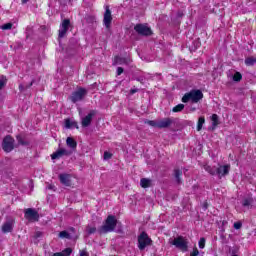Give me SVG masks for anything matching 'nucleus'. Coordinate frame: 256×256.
Segmentation results:
<instances>
[{
  "mask_svg": "<svg viewBox=\"0 0 256 256\" xmlns=\"http://www.w3.org/2000/svg\"><path fill=\"white\" fill-rule=\"evenodd\" d=\"M201 99H203V92L201 90H192L182 97V103H189V101L199 103Z\"/></svg>",
  "mask_w": 256,
  "mask_h": 256,
  "instance_id": "obj_1",
  "label": "nucleus"
},
{
  "mask_svg": "<svg viewBox=\"0 0 256 256\" xmlns=\"http://www.w3.org/2000/svg\"><path fill=\"white\" fill-rule=\"evenodd\" d=\"M115 227H117V219L115 216L109 215L105 224L100 227L99 233H111V231H115Z\"/></svg>",
  "mask_w": 256,
  "mask_h": 256,
  "instance_id": "obj_2",
  "label": "nucleus"
},
{
  "mask_svg": "<svg viewBox=\"0 0 256 256\" xmlns=\"http://www.w3.org/2000/svg\"><path fill=\"white\" fill-rule=\"evenodd\" d=\"M2 149L5 153H11L15 149V139L11 135H7L2 141Z\"/></svg>",
  "mask_w": 256,
  "mask_h": 256,
  "instance_id": "obj_3",
  "label": "nucleus"
},
{
  "mask_svg": "<svg viewBox=\"0 0 256 256\" xmlns=\"http://www.w3.org/2000/svg\"><path fill=\"white\" fill-rule=\"evenodd\" d=\"M148 245H151V238H149V235H147V233L142 232L138 236V249H140V251H143Z\"/></svg>",
  "mask_w": 256,
  "mask_h": 256,
  "instance_id": "obj_4",
  "label": "nucleus"
},
{
  "mask_svg": "<svg viewBox=\"0 0 256 256\" xmlns=\"http://www.w3.org/2000/svg\"><path fill=\"white\" fill-rule=\"evenodd\" d=\"M85 95H87V89L79 88L78 90L72 93L70 101H72V103H78V101H83Z\"/></svg>",
  "mask_w": 256,
  "mask_h": 256,
  "instance_id": "obj_5",
  "label": "nucleus"
},
{
  "mask_svg": "<svg viewBox=\"0 0 256 256\" xmlns=\"http://www.w3.org/2000/svg\"><path fill=\"white\" fill-rule=\"evenodd\" d=\"M172 245H175L177 249H180L181 251H187L189 247V243L183 236H178L175 238L172 242Z\"/></svg>",
  "mask_w": 256,
  "mask_h": 256,
  "instance_id": "obj_6",
  "label": "nucleus"
},
{
  "mask_svg": "<svg viewBox=\"0 0 256 256\" xmlns=\"http://www.w3.org/2000/svg\"><path fill=\"white\" fill-rule=\"evenodd\" d=\"M134 31H136V33H138V35H143L145 37H148V35H151L153 32L151 31V28H149L147 25L145 24H137L134 27Z\"/></svg>",
  "mask_w": 256,
  "mask_h": 256,
  "instance_id": "obj_7",
  "label": "nucleus"
},
{
  "mask_svg": "<svg viewBox=\"0 0 256 256\" xmlns=\"http://www.w3.org/2000/svg\"><path fill=\"white\" fill-rule=\"evenodd\" d=\"M111 23H113V15H111V9H109V6H106L103 25L106 27V29H111Z\"/></svg>",
  "mask_w": 256,
  "mask_h": 256,
  "instance_id": "obj_8",
  "label": "nucleus"
},
{
  "mask_svg": "<svg viewBox=\"0 0 256 256\" xmlns=\"http://www.w3.org/2000/svg\"><path fill=\"white\" fill-rule=\"evenodd\" d=\"M25 218L28 221H39V212L35 209L28 208L25 210Z\"/></svg>",
  "mask_w": 256,
  "mask_h": 256,
  "instance_id": "obj_9",
  "label": "nucleus"
},
{
  "mask_svg": "<svg viewBox=\"0 0 256 256\" xmlns=\"http://www.w3.org/2000/svg\"><path fill=\"white\" fill-rule=\"evenodd\" d=\"M69 25H71V21L69 19H65L59 29V38L63 39L65 35H67V31H69Z\"/></svg>",
  "mask_w": 256,
  "mask_h": 256,
  "instance_id": "obj_10",
  "label": "nucleus"
},
{
  "mask_svg": "<svg viewBox=\"0 0 256 256\" xmlns=\"http://www.w3.org/2000/svg\"><path fill=\"white\" fill-rule=\"evenodd\" d=\"M95 115H97V113L95 112V110H92L87 114V116L83 117L82 121H81L82 127H89V125H91V121H93V117H95Z\"/></svg>",
  "mask_w": 256,
  "mask_h": 256,
  "instance_id": "obj_11",
  "label": "nucleus"
},
{
  "mask_svg": "<svg viewBox=\"0 0 256 256\" xmlns=\"http://www.w3.org/2000/svg\"><path fill=\"white\" fill-rule=\"evenodd\" d=\"M71 155V152L65 148H60L59 150H57L56 152H54L51 155V159L55 160V159H61V157H65V156H69Z\"/></svg>",
  "mask_w": 256,
  "mask_h": 256,
  "instance_id": "obj_12",
  "label": "nucleus"
},
{
  "mask_svg": "<svg viewBox=\"0 0 256 256\" xmlns=\"http://www.w3.org/2000/svg\"><path fill=\"white\" fill-rule=\"evenodd\" d=\"M229 171H231L230 165H223L216 168V175H218L219 179L225 177V175H229Z\"/></svg>",
  "mask_w": 256,
  "mask_h": 256,
  "instance_id": "obj_13",
  "label": "nucleus"
},
{
  "mask_svg": "<svg viewBox=\"0 0 256 256\" xmlns=\"http://www.w3.org/2000/svg\"><path fill=\"white\" fill-rule=\"evenodd\" d=\"M15 225V220L9 219L2 225V233H11Z\"/></svg>",
  "mask_w": 256,
  "mask_h": 256,
  "instance_id": "obj_14",
  "label": "nucleus"
},
{
  "mask_svg": "<svg viewBox=\"0 0 256 256\" xmlns=\"http://www.w3.org/2000/svg\"><path fill=\"white\" fill-rule=\"evenodd\" d=\"M173 125V119L164 118L158 121V129H167V127H171Z\"/></svg>",
  "mask_w": 256,
  "mask_h": 256,
  "instance_id": "obj_15",
  "label": "nucleus"
},
{
  "mask_svg": "<svg viewBox=\"0 0 256 256\" xmlns=\"http://www.w3.org/2000/svg\"><path fill=\"white\" fill-rule=\"evenodd\" d=\"M59 180L62 185H65V187H71V174H60Z\"/></svg>",
  "mask_w": 256,
  "mask_h": 256,
  "instance_id": "obj_16",
  "label": "nucleus"
},
{
  "mask_svg": "<svg viewBox=\"0 0 256 256\" xmlns=\"http://www.w3.org/2000/svg\"><path fill=\"white\" fill-rule=\"evenodd\" d=\"M66 144L68 147H70V149H77V142L71 137L66 139Z\"/></svg>",
  "mask_w": 256,
  "mask_h": 256,
  "instance_id": "obj_17",
  "label": "nucleus"
},
{
  "mask_svg": "<svg viewBox=\"0 0 256 256\" xmlns=\"http://www.w3.org/2000/svg\"><path fill=\"white\" fill-rule=\"evenodd\" d=\"M140 185L143 189H147V187H151V180L147 178H142L140 180Z\"/></svg>",
  "mask_w": 256,
  "mask_h": 256,
  "instance_id": "obj_18",
  "label": "nucleus"
},
{
  "mask_svg": "<svg viewBox=\"0 0 256 256\" xmlns=\"http://www.w3.org/2000/svg\"><path fill=\"white\" fill-rule=\"evenodd\" d=\"M204 169L209 173L210 175H217V167H211L209 165H205Z\"/></svg>",
  "mask_w": 256,
  "mask_h": 256,
  "instance_id": "obj_19",
  "label": "nucleus"
},
{
  "mask_svg": "<svg viewBox=\"0 0 256 256\" xmlns=\"http://www.w3.org/2000/svg\"><path fill=\"white\" fill-rule=\"evenodd\" d=\"M65 127L66 129H71L72 127H76L77 129H79V127L77 126V122H73L69 119L65 120Z\"/></svg>",
  "mask_w": 256,
  "mask_h": 256,
  "instance_id": "obj_20",
  "label": "nucleus"
},
{
  "mask_svg": "<svg viewBox=\"0 0 256 256\" xmlns=\"http://www.w3.org/2000/svg\"><path fill=\"white\" fill-rule=\"evenodd\" d=\"M242 205L244 207H247V209H249L251 207V205H253V198H245L243 201H242Z\"/></svg>",
  "mask_w": 256,
  "mask_h": 256,
  "instance_id": "obj_21",
  "label": "nucleus"
},
{
  "mask_svg": "<svg viewBox=\"0 0 256 256\" xmlns=\"http://www.w3.org/2000/svg\"><path fill=\"white\" fill-rule=\"evenodd\" d=\"M245 64L248 66V67H252V65H255L256 64V58L255 57H248L245 59Z\"/></svg>",
  "mask_w": 256,
  "mask_h": 256,
  "instance_id": "obj_22",
  "label": "nucleus"
},
{
  "mask_svg": "<svg viewBox=\"0 0 256 256\" xmlns=\"http://www.w3.org/2000/svg\"><path fill=\"white\" fill-rule=\"evenodd\" d=\"M174 175L177 183H181V176L183 175V172L180 169H175Z\"/></svg>",
  "mask_w": 256,
  "mask_h": 256,
  "instance_id": "obj_23",
  "label": "nucleus"
},
{
  "mask_svg": "<svg viewBox=\"0 0 256 256\" xmlns=\"http://www.w3.org/2000/svg\"><path fill=\"white\" fill-rule=\"evenodd\" d=\"M185 109V104H178L172 108L173 113H181Z\"/></svg>",
  "mask_w": 256,
  "mask_h": 256,
  "instance_id": "obj_24",
  "label": "nucleus"
},
{
  "mask_svg": "<svg viewBox=\"0 0 256 256\" xmlns=\"http://www.w3.org/2000/svg\"><path fill=\"white\" fill-rule=\"evenodd\" d=\"M212 126L217 127L219 125V116L217 114H213L211 116Z\"/></svg>",
  "mask_w": 256,
  "mask_h": 256,
  "instance_id": "obj_25",
  "label": "nucleus"
},
{
  "mask_svg": "<svg viewBox=\"0 0 256 256\" xmlns=\"http://www.w3.org/2000/svg\"><path fill=\"white\" fill-rule=\"evenodd\" d=\"M203 125H205V117L202 116L198 119L197 131H201V129H203Z\"/></svg>",
  "mask_w": 256,
  "mask_h": 256,
  "instance_id": "obj_26",
  "label": "nucleus"
},
{
  "mask_svg": "<svg viewBox=\"0 0 256 256\" xmlns=\"http://www.w3.org/2000/svg\"><path fill=\"white\" fill-rule=\"evenodd\" d=\"M115 63H117V65L127 64V59L116 56Z\"/></svg>",
  "mask_w": 256,
  "mask_h": 256,
  "instance_id": "obj_27",
  "label": "nucleus"
},
{
  "mask_svg": "<svg viewBox=\"0 0 256 256\" xmlns=\"http://www.w3.org/2000/svg\"><path fill=\"white\" fill-rule=\"evenodd\" d=\"M7 85V77L4 75L0 76V91Z\"/></svg>",
  "mask_w": 256,
  "mask_h": 256,
  "instance_id": "obj_28",
  "label": "nucleus"
},
{
  "mask_svg": "<svg viewBox=\"0 0 256 256\" xmlns=\"http://www.w3.org/2000/svg\"><path fill=\"white\" fill-rule=\"evenodd\" d=\"M145 123H147V125H150V127H157V129H159V121L147 120L145 121Z\"/></svg>",
  "mask_w": 256,
  "mask_h": 256,
  "instance_id": "obj_29",
  "label": "nucleus"
},
{
  "mask_svg": "<svg viewBox=\"0 0 256 256\" xmlns=\"http://www.w3.org/2000/svg\"><path fill=\"white\" fill-rule=\"evenodd\" d=\"M0 29H2L3 31H9V30L13 29V23H6V24L0 26Z\"/></svg>",
  "mask_w": 256,
  "mask_h": 256,
  "instance_id": "obj_30",
  "label": "nucleus"
},
{
  "mask_svg": "<svg viewBox=\"0 0 256 256\" xmlns=\"http://www.w3.org/2000/svg\"><path fill=\"white\" fill-rule=\"evenodd\" d=\"M16 139L19 145H23V146L29 145V142L25 141L22 136H17Z\"/></svg>",
  "mask_w": 256,
  "mask_h": 256,
  "instance_id": "obj_31",
  "label": "nucleus"
},
{
  "mask_svg": "<svg viewBox=\"0 0 256 256\" xmlns=\"http://www.w3.org/2000/svg\"><path fill=\"white\" fill-rule=\"evenodd\" d=\"M241 79H243V76L241 75V73L236 72L233 76V81H241Z\"/></svg>",
  "mask_w": 256,
  "mask_h": 256,
  "instance_id": "obj_32",
  "label": "nucleus"
},
{
  "mask_svg": "<svg viewBox=\"0 0 256 256\" xmlns=\"http://www.w3.org/2000/svg\"><path fill=\"white\" fill-rule=\"evenodd\" d=\"M61 239H69V233L67 231H62L59 233Z\"/></svg>",
  "mask_w": 256,
  "mask_h": 256,
  "instance_id": "obj_33",
  "label": "nucleus"
},
{
  "mask_svg": "<svg viewBox=\"0 0 256 256\" xmlns=\"http://www.w3.org/2000/svg\"><path fill=\"white\" fill-rule=\"evenodd\" d=\"M88 235H93L97 231V228L88 226L86 229Z\"/></svg>",
  "mask_w": 256,
  "mask_h": 256,
  "instance_id": "obj_34",
  "label": "nucleus"
},
{
  "mask_svg": "<svg viewBox=\"0 0 256 256\" xmlns=\"http://www.w3.org/2000/svg\"><path fill=\"white\" fill-rule=\"evenodd\" d=\"M71 253H73V250L71 248H66L62 251L63 256H69L71 255Z\"/></svg>",
  "mask_w": 256,
  "mask_h": 256,
  "instance_id": "obj_35",
  "label": "nucleus"
},
{
  "mask_svg": "<svg viewBox=\"0 0 256 256\" xmlns=\"http://www.w3.org/2000/svg\"><path fill=\"white\" fill-rule=\"evenodd\" d=\"M33 86V81L28 85V86H24L23 84L19 85V89L20 91H25V89H29V87Z\"/></svg>",
  "mask_w": 256,
  "mask_h": 256,
  "instance_id": "obj_36",
  "label": "nucleus"
},
{
  "mask_svg": "<svg viewBox=\"0 0 256 256\" xmlns=\"http://www.w3.org/2000/svg\"><path fill=\"white\" fill-rule=\"evenodd\" d=\"M111 157H113L112 153L107 152V151L104 152V160L105 161H109V159H111Z\"/></svg>",
  "mask_w": 256,
  "mask_h": 256,
  "instance_id": "obj_37",
  "label": "nucleus"
},
{
  "mask_svg": "<svg viewBox=\"0 0 256 256\" xmlns=\"http://www.w3.org/2000/svg\"><path fill=\"white\" fill-rule=\"evenodd\" d=\"M198 245L200 249H205V238H200Z\"/></svg>",
  "mask_w": 256,
  "mask_h": 256,
  "instance_id": "obj_38",
  "label": "nucleus"
},
{
  "mask_svg": "<svg viewBox=\"0 0 256 256\" xmlns=\"http://www.w3.org/2000/svg\"><path fill=\"white\" fill-rule=\"evenodd\" d=\"M241 227H243V224L241 222H235L234 223V229H241Z\"/></svg>",
  "mask_w": 256,
  "mask_h": 256,
  "instance_id": "obj_39",
  "label": "nucleus"
},
{
  "mask_svg": "<svg viewBox=\"0 0 256 256\" xmlns=\"http://www.w3.org/2000/svg\"><path fill=\"white\" fill-rule=\"evenodd\" d=\"M198 255H199V250L197 248H194L190 256H198Z\"/></svg>",
  "mask_w": 256,
  "mask_h": 256,
  "instance_id": "obj_40",
  "label": "nucleus"
},
{
  "mask_svg": "<svg viewBox=\"0 0 256 256\" xmlns=\"http://www.w3.org/2000/svg\"><path fill=\"white\" fill-rule=\"evenodd\" d=\"M46 189H49L50 191H55V190H56L55 185H53V184H49V185L46 187Z\"/></svg>",
  "mask_w": 256,
  "mask_h": 256,
  "instance_id": "obj_41",
  "label": "nucleus"
},
{
  "mask_svg": "<svg viewBox=\"0 0 256 256\" xmlns=\"http://www.w3.org/2000/svg\"><path fill=\"white\" fill-rule=\"evenodd\" d=\"M40 237H43V233H41V232H36V233H35V238H36V239H39Z\"/></svg>",
  "mask_w": 256,
  "mask_h": 256,
  "instance_id": "obj_42",
  "label": "nucleus"
},
{
  "mask_svg": "<svg viewBox=\"0 0 256 256\" xmlns=\"http://www.w3.org/2000/svg\"><path fill=\"white\" fill-rule=\"evenodd\" d=\"M123 73V68L122 67H118L117 68V75H121Z\"/></svg>",
  "mask_w": 256,
  "mask_h": 256,
  "instance_id": "obj_43",
  "label": "nucleus"
},
{
  "mask_svg": "<svg viewBox=\"0 0 256 256\" xmlns=\"http://www.w3.org/2000/svg\"><path fill=\"white\" fill-rule=\"evenodd\" d=\"M80 256H89V253L83 250L80 252Z\"/></svg>",
  "mask_w": 256,
  "mask_h": 256,
  "instance_id": "obj_44",
  "label": "nucleus"
},
{
  "mask_svg": "<svg viewBox=\"0 0 256 256\" xmlns=\"http://www.w3.org/2000/svg\"><path fill=\"white\" fill-rule=\"evenodd\" d=\"M52 256H63V253L62 252H57V253H54Z\"/></svg>",
  "mask_w": 256,
  "mask_h": 256,
  "instance_id": "obj_45",
  "label": "nucleus"
},
{
  "mask_svg": "<svg viewBox=\"0 0 256 256\" xmlns=\"http://www.w3.org/2000/svg\"><path fill=\"white\" fill-rule=\"evenodd\" d=\"M29 0H22L23 5H25V3H27Z\"/></svg>",
  "mask_w": 256,
  "mask_h": 256,
  "instance_id": "obj_46",
  "label": "nucleus"
},
{
  "mask_svg": "<svg viewBox=\"0 0 256 256\" xmlns=\"http://www.w3.org/2000/svg\"><path fill=\"white\" fill-rule=\"evenodd\" d=\"M131 92H132V93H137V91H136V90H131Z\"/></svg>",
  "mask_w": 256,
  "mask_h": 256,
  "instance_id": "obj_47",
  "label": "nucleus"
}]
</instances>
